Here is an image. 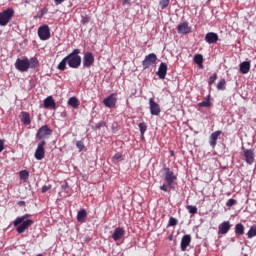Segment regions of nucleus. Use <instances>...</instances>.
<instances>
[{
    "label": "nucleus",
    "mask_w": 256,
    "mask_h": 256,
    "mask_svg": "<svg viewBox=\"0 0 256 256\" xmlns=\"http://www.w3.org/2000/svg\"><path fill=\"white\" fill-rule=\"evenodd\" d=\"M163 169H164L163 179H164L165 183H167V185H168V187H170V189L175 191V189L177 187V176L165 164L163 165Z\"/></svg>",
    "instance_id": "nucleus-1"
},
{
    "label": "nucleus",
    "mask_w": 256,
    "mask_h": 256,
    "mask_svg": "<svg viewBox=\"0 0 256 256\" xmlns=\"http://www.w3.org/2000/svg\"><path fill=\"white\" fill-rule=\"evenodd\" d=\"M79 53H81V50L74 49L70 54L66 56L68 66L71 69H79V67H81V56H79Z\"/></svg>",
    "instance_id": "nucleus-2"
},
{
    "label": "nucleus",
    "mask_w": 256,
    "mask_h": 256,
    "mask_svg": "<svg viewBox=\"0 0 256 256\" xmlns=\"http://www.w3.org/2000/svg\"><path fill=\"white\" fill-rule=\"evenodd\" d=\"M13 15H15V10H13V8H7L6 10L0 12V26L7 27L9 21L13 19Z\"/></svg>",
    "instance_id": "nucleus-3"
},
{
    "label": "nucleus",
    "mask_w": 256,
    "mask_h": 256,
    "mask_svg": "<svg viewBox=\"0 0 256 256\" xmlns=\"http://www.w3.org/2000/svg\"><path fill=\"white\" fill-rule=\"evenodd\" d=\"M52 133L53 130H51L48 125L41 126L36 133V139H38V141H45V139L51 137Z\"/></svg>",
    "instance_id": "nucleus-4"
},
{
    "label": "nucleus",
    "mask_w": 256,
    "mask_h": 256,
    "mask_svg": "<svg viewBox=\"0 0 256 256\" xmlns=\"http://www.w3.org/2000/svg\"><path fill=\"white\" fill-rule=\"evenodd\" d=\"M15 67L17 71H20L21 73H25V71H29V68L31 67V64L29 63V58L24 59H17L15 62Z\"/></svg>",
    "instance_id": "nucleus-5"
},
{
    "label": "nucleus",
    "mask_w": 256,
    "mask_h": 256,
    "mask_svg": "<svg viewBox=\"0 0 256 256\" xmlns=\"http://www.w3.org/2000/svg\"><path fill=\"white\" fill-rule=\"evenodd\" d=\"M47 145V142L45 140L40 141V143L37 145L36 151L34 153V157L37 161H41L45 159V146Z\"/></svg>",
    "instance_id": "nucleus-6"
},
{
    "label": "nucleus",
    "mask_w": 256,
    "mask_h": 256,
    "mask_svg": "<svg viewBox=\"0 0 256 256\" xmlns=\"http://www.w3.org/2000/svg\"><path fill=\"white\" fill-rule=\"evenodd\" d=\"M38 36L41 41H47V39H51V30L49 29V25L44 24L38 28Z\"/></svg>",
    "instance_id": "nucleus-7"
},
{
    "label": "nucleus",
    "mask_w": 256,
    "mask_h": 256,
    "mask_svg": "<svg viewBox=\"0 0 256 256\" xmlns=\"http://www.w3.org/2000/svg\"><path fill=\"white\" fill-rule=\"evenodd\" d=\"M157 62V55L155 53H150L145 56L144 60L142 61L143 69H149L151 65H155Z\"/></svg>",
    "instance_id": "nucleus-8"
},
{
    "label": "nucleus",
    "mask_w": 256,
    "mask_h": 256,
    "mask_svg": "<svg viewBox=\"0 0 256 256\" xmlns=\"http://www.w3.org/2000/svg\"><path fill=\"white\" fill-rule=\"evenodd\" d=\"M243 155L245 157V161L248 165H253L255 163V152L253 149H246L242 147Z\"/></svg>",
    "instance_id": "nucleus-9"
},
{
    "label": "nucleus",
    "mask_w": 256,
    "mask_h": 256,
    "mask_svg": "<svg viewBox=\"0 0 256 256\" xmlns=\"http://www.w3.org/2000/svg\"><path fill=\"white\" fill-rule=\"evenodd\" d=\"M33 223H35V221L32 219L23 220V222L20 223V225H18L16 228L17 233H19V235H21V233H25V231H27V229H29Z\"/></svg>",
    "instance_id": "nucleus-10"
},
{
    "label": "nucleus",
    "mask_w": 256,
    "mask_h": 256,
    "mask_svg": "<svg viewBox=\"0 0 256 256\" xmlns=\"http://www.w3.org/2000/svg\"><path fill=\"white\" fill-rule=\"evenodd\" d=\"M95 63V57L93 56V53L86 52L83 57V67H86V69H89Z\"/></svg>",
    "instance_id": "nucleus-11"
},
{
    "label": "nucleus",
    "mask_w": 256,
    "mask_h": 256,
    "mask_svg": "<svg viewBox=\"0 0 256 256\" xmlns=\"http://www.w3.org/2000/svg\"><path fill=\"white\" fill-rule=\"evenodd\" d=\"M149 105H150L151 115L159 116L161 113V106H159V104H157V102H155V99L150 98Z\"/></svg>",
    "instance_id": "nucleus-12"
},
{
    "label": "nucleus",
    "mask_w": 256,
    "mask_h": 256,
    "mask_svg": "<svg viewBox=\"0 0 256 256\" xmlns=\"http://www.w3.org/2000/svg\"><path fill=\"white\" fill-rule=\"evenodd\" d=\"M116 96H117V94H111L110 96L105 98L103 100L105 107H108V109H113V107H115V105H117V98H115Z\"/></svg>",
    "instance_id": "nucleus-13"
},
{
    "label": "nucleus",
    "mask_w": 256,
    "mask_h": 256,
    "mask_svg": "<svg viewBox=\"0 0 256 256\" xmlns=\"http://www.w3.org/2000/svg\"><path fill=\"white\" fill-rule=\"evenodd\" d=\"M205 41L209 45H213V43H217V41H219V35L215 32H208L205 35Z\"/></svg>",
    "instance_id": "nucleus-14"
},
{
    "label": "nucleus",
    "mask_w": 256,
    "mask_h": 256,
    "mask_svg": "<svg viewBox=\"0 0 256 256\" xmlns=\"http://www.w3.org/2000/svg\"><path fill=\"white\" fill-rule=\"evenodd\" d=\"M229 229H231V224L229 221L222 222L218 227L219 235H227L229 233Z\"/></svg>",
    "instance_id": "nucleus-15"
},
{
    "label": "nucleus",
    "mask_w": 256,
    "mask_h": 256,
    "mask_svg": "<svg viewBox=\"0 0 256 256\" xmlns=\"http://www.w3.org/2000/svg\"><path fill=\"white\" fill-rule=\"evenodd\" d=\"M177 31L181 35H187V34L191 33V27H189V23L183 22L178 25Z\"/></svg>",
    "instance_id": "nucleus-16"
},
{
    "label": "nucleus",
    "mask_w": 256,
    "mask_h": 256,
    "mask_svg": "<svg viewBox=\"0 0 256 256\" xmlns=\"http://www.w3.org/2000/svg\"><path fill=\"white\" fill-rule=\"evenodd\" d=\"M156 75H158L159 79H165V77L167 76V63H160Z\"/></svg>",
    "instance_id": "nucleus-17"
},
{
    "label": "nucleus",
    "mask_w": 256,
    "mask_h": 256,
    "mask_svg": "<svg viewBox=\"0 0 256 256\" xmlns=\"http://www.w3.org/2000/svg\"><path fill=\"white\" fill-rule=\"evenodd\" d=\"M191 245V235L186 234L181 239V251H187V248Z\"/></svg>",
    "instance_id": "nucleus-18"
},
{
    "label": "nucleus",
    "mask_w": 256,
    "mask_h": 256,
    "mask_svg": "<svg viewBox=\"0 0 256 256\" xmlns=\"http://www.w3.org/2000/svg\"><path fill=\"white\" fill-rule=\"evenodd\" d=\"M44 107L45 109H57V103H55L53 96H48L44 99Z\"/></svg>",
    "instance_id": "nucleus-19"
},
{
    "label": "nucleus",
    "mask_w": 256,
    "mask_h": 256,
    "mask_svg": "<svg viewBox=\"0 0 256 256\" xmlns=\"http://www.w3.org/2000/svg\"><path fill=\"white\" fill-rule=\"evenodd\" d=\"M239 71L242 73V75H247V73L251 71V62L244 61L240 63Z\"/></svg>",
    "instance_id": "nucleus-20"
},
{
    "label": "nucleus",
    "mask_w": 256,
    "mask_h": 256,
    "mask_svg": "<svg viewBox=\"0 0 256 256\" xmlns=\"http://www.w3.org/2000/svg\"><path fill=\"white\" fill-rule=\"evenodd\" d=\"M123 235H125V230L121 227H118L114 230V233L112 234V239L114 241H120Z\"/></svg>",
    "instance_id": "nucleus-21"
},
{
    "label": "nucleus",
    "mask_w": 256,
    "mask_h": 256,
    "mask_svg": "<svg viewBox=\"0 0 256 256\" xmlns=\"http://www.w3.org/2000/svg\"><path fill=\"white\" fill-rule=\"evenodd\" d=\"M221 133H223L221 130H217L210 135L209 143L212 147H215L217 145V140L219 139Z\"/></svg>",
    "instance_id": "nucleus-22"
},
{
    "label": "nucleus",
    "mask_w": 256,
    "mask_h": 256,
    "mask_svg": "<svg viewBox=\"0 0 256 256\" xmlns=\"http://www.w3.org/2000/svg\"><path fill=\"white\" fill-rule=\"evenodd\" d=\"M21 121L24 125H31V116L28 112H21Z\"/></svg>",
    "instance_id": "nucleus-23"
},
{
    "label": "nucleus",
    "mask_w": 256,
    "mask_h": 256,
    "mask_svg": "<svg viewBox=\"0 0 256 256\" xmlns=\"http://www.w3.org/2000/svg\"><path fill=\"white\" fill-rule=\"evenodd\" d=\"M85 219H87V210L81 209L80 211H78L77 221H79L80 223H83Z\"/></svg>",
    "instance_id": "nucleus-24"
},
{
    "label": "nucleus",
    "mask_w": 256,
    "mask_h": 256,
    "mask_svg": "<svg viewBox=\"0 0 256 256\" xmlns=\"http://www.w3.org/2000/svg\"><path fill=\"white\" fill-rule=\"evenodd\" d=\"M245 233V226H243V224L238 223L235 225V235L237 236H241L244 235Z\"/></svg>",
    "instance_id": "nucleus-25"
},
{
    "label": "nucleus",
    "mask_w": 256,
    "mask_h": 256,
    "mask_svg": "<svg viewBox=\"0 0 256 256\" xmlns=\"http://www.w3.org/2000/svg\"><path fill=\"white\" fill-rule=\"evenodd\" d=\"M28 217H31V214H25L23 216L17 217L13 222L14 227L21 225V223L25 221V219H27Z\"/></svg>",
    "instance_id": "nucleus-26"
},
{
    "label": "nucleus",
    "mask_w": 256,
    "mask_h": 256,
    "mask_svg": "<svg viewBox=\"0 0 256 256\" xmlns=\"http://www.w3.org/2000/svg\"><path fill=\"white\" fill-rule=\"evenodd\" d=\"M68 105L73 109H77L79 107V100H77V97H71L68 100Z\"/></svg>",
    "instance_id": "nucleus-27"
},
{
    "label": "nucleus",
    "mask_w": 256,
    "mask_h": 256,
    "mask_svg": "<svg viewBox=\"0 0 256 256\" xmlns=\"http://www.w3.org/2000/svg\"><path fill=\"white\" fill-rule=\"evenodd\" d=\"M211 95H208L202 102L198 103V107H211Z\"/></svg>",
    "instance_id": "nucleus-28"
},
{
    "label": "nucleus",
    "mask_w": 256,
    "mask_h": 256,
    "mask_svg": "<svg viewBox=\"0 0 256 256\" xmlns=\"http://www.w3.org/2000/svg\"><path fill=\"white\" fill-rule=\"evenodd\" d=\"M68 60L67 57H64L62 61L58 64L57 69L59 71H65L67 69Z\"/></svg>",
    "instance_id": "nucleus-29"
},
{
    "label": "nucleus",
    "mask_w": 256,
    "mask_h": 256,
    "mask_svg": "<svg viewBox=\"0 0 256 256\" xmlns=\"http://www.w3.org/2000/svg\"><path fill=\"white\" fill-rule=\"evenodd\" d=\"M194 63H196V65H199V67H203V55L196 54L194 56Z\"/></svg>",
    "instance_id": "nucleus-30"
},
{
    "label": "nucleus",
    "mask_w": 256,
    "mask_h": 256,
    "mask_svg": "<svg viewBox=\"0 0 256 256\" xmlns=\"http://www.w3.org/2000/svg\"><path fill=\"white\" fill-rule=\"evenodd\" d=\"M227 81H225V78H222L218 84H217V89L218 91H225V85H226Z\"/></svg>",
    "instance_id": "nucleus-31"
},
{
    "label": "nucleus",
    "mask_w": 256,
    "mask_h": 256,
    "mask_svg": "<svg viewBox=\"0 0 256 256\" xmlns=\"http://www.w3.org/2000/svg\"><path fill=\"white\" fill-rule=\"evenodd\" d=\"M31 69H35L36 67H39V60L37 58L33 57L29 61Z\"/></svg>",
    "instance_id": "nucleus-32"
},
{
    "label": "nucleus",
    "mask_w": 256,
    "mask_h": 256,
    "mask_svg": "<svg viewBox=\"0 0 256 256\" xmlns=\"http://www.w3.org/2000/svg\"><path fill=\"white\" fill-rule=\"evenodd\" d=\"M141 136L143 137L145 135V131H147V124H145L144 122H140L138 124Z\"/></svg>",
    "instance_id": "nucleus-33"
},
{
    "label": "nucleus",
    "mask_w": 256,
    "mask_h": 256,
    "mask_svg": "<svg viewBox=\"0 0 256 256\" xmlns=\"http://www.w3.org/2000/svg\"><path fill=\"white\" fill-rule=\"evenodd\" d=\"M248 239H253V237H256V227H251L249 231L247 232Z\"/></svg>",
    "instance_id": "nucleus-34"
},
{
    "label": "nucleus",
    "mask_w": 256,
    "mask_h": 256,
    "mask_svg": "<svg viewBox=\"0 0 256 256\" xmlns=\"http://www.w3.org/2000/svg\"><path fill=\"white\" fill-rule=\"evenodd\" d=\"M20 179L22 181H27V179H29V171L27 170L20 171Z\"/></svg>",
    "instance_id": "nucleus-35"
},
{
    "label": "nucleus",
    "mask_w": 256,
    "mask_h": 256,
    "mask_svg": "<svg viewBox=\"0 0 256 256\" xmlns=\"http://www.w3.org/2000/svg\"><path fill=\"white\" fill-rule=\"evenodd\" d=\"M112 161L114 163H119V161H123V155L121 153H116L113 158Z\"/></svg>",
    "instance_id": "nucleus-36"
},
{
    "label": "nucleus",
    "mask_w": 256,
    "mask_h": 256,
    "mask_svg": "<svg viewBox=\"0 0 256 256\" xmlns=\"http://www.w3.org/2000/svg\"><path fill=\"white\" fill-rule=\"evenodd\" d=\"M187 209H188V213H190V215H197V206L188 205Z\"/></svg>",
    "instance_id": "nucleus-37"
},
{
    "label": "nucleus",
    "mask_w": 256,
    "mask_h": 256,
    "mask_svg": "<svg viewBox=\"0 0 256 256\" xmlns=\"http://www.w3.org/2000/svg\"><path fill=\"white\" fill-rule=\"evenodd\" d=\"M159 5L161 9H167L169 7V0H160Z\"/></svg>",
    "instance_id": "nucleus-38"
},
{
    "label": "nucleus",
    "mask_w": 256,
    "mask_h": 256,
    "mask_svg": "<svg viewBox=\"0 0 256 256\" xmlns=\"http://www.w3.org/2000/svg\"><path fill=\"white\" fill-rule=\"evenodd\" d=\"M178 221L175 217H170L168 225L169 227H175L177 225Z\"/></svg>",
    "instance_id": "nucleus-39"
},
{
    "label": "nucleus",
    "mask_w": 256,
    "mask_h": 256,
    "mask_svg": "<svg viewBox=\"0 0 256 256\" xmlns=\"http://www.w3.org/2000/svg\"><path fill=\"white\" fill-rule=\"evenodd\" d=\"M233 205H237V200L231 198L226 202V207H233Z\"/></svg>",
    "instance_id": "nucleus-40"
},
{
    "label": "nucleus",
    "mask_w": 256,
    "mask_h": 256,
    "mask_svg": "<svg viewBox=\"0 0 256 256\" xmlns=\"http://www.w3.org/2000/svg\"><path fill=\"white\" fill-rule=\"evenodd\" d=\"M215 81H217V74H213L212 76H210L209 78V85H213V83H215Z\"/></svg>",
    "instance_id": "nucleus-41"
},
{
    "label": "nucleus",
    "mask_w": 256,
    "mask_h": 256,
    "mask_svg": "<svg viewBox=\"0 0 256 256\" xmlns=\"http://www.w3.org/2000/svg\"><path fill=\"white\" fill-rule=\"evenodd\" d=\"M76 147L79 149V151H81L82 149H85V144H83V141H77Z\"/></svg>",
    "instance_id": "nucleus-42"
},
{
    "label": "nucleus",
    "mask_w": 256,
    "mask_h": 256,
    "mask_svg": "<svg viewBox=\"0 0 256 256\" xmlns=\"http://www.w3.org/2000/svg\"><path fill=\"white\" fill-rule=\"evenodd\" d=\"M82 25H87L89 23V16H81Z\"/></svg>",
    "instance_id": "nucleus-43"
},
{
    "label": "nucleus",
    "mask_w": 256,
    "mask_h": 256,
    "mask_svg": "<svg viewBox=\"0 0 256 256\" xmlns=\"http://www.w3.org/2000/svg\"><path fill=\"white\" fill-rule=\"evenodd\" d=\"M106 123L101 121L94 126V129H101V127H105Z\"/></svg>",
    "instance_id": "nucleus-44"
},
{
    "label": "nucleus",
    "mask_w": 256,
    "mask_h": 256,
    "mask_svg": "<svg viewBox=\"0 0 256 256\" xmlns=\"http://www.w3.org/2000/svg\"><path fill=\"white\" fill-rule=\"evenodd\" d=\"M160 191H164L165 193H167L169 191V187L166 184H163L162 186H160Z\"/></svg>",
    "instance_id": "nucleus-45"
},
{
    "label": "nucleus",
    "mask_w": 256,
    "mask_h": 256,
    "mask_svg": "<svg viewBox=\"0 0 256 256\" xmlns=\"http://www.w3.org/2000/svg\"><path fill=\"white\" fill-rule=\"evenodd\" d=\"M62 191H67L69 189V184L65 182L64 184L61 185Z\"/></svg>",
    "instance_id": "nucleus-46"
},
{
    "label": "nucleus",
    "mask_w": 256,
    "mask_h": 256,
    "mask_svg": "<svg viewBox=\"0 0 256 256\" xmlns=\"http://www.w3.org/2000/svg\"><path fill=\"white\" fill-rule=\"evenodd\" d=\"M5 149V141L0 139V153Z\"/></svg>",
    "instance_id": "nucleus-47"
},
{
    "label": "nucleus",
    "mask_w": 256,
    "mask_h": 256,
    "mask_svg": "<svg viewBox=\"0 0 256 256\" xmlns=\"http://www.w3.org/2000/svg\"><path fill=\"white\" fill-rule=\"evenodd\" d=\"M50 189H51V185L43 186L42 187V193H47V191H49Z\"/></svg>",
    "instance_id": "nucleus-48"
},
{
    "label": "nucleus",
    "mask_w": 256,
    "mask_h": 256,
    "mask_svg": "<svg viewBox=\"0 0 256 256\" xmlns=\"http://www.w3.org/2000/svg\"><path fill=\"white\" fill-rule=\"evenodd\" d=\"M122 5H131V0H120Z\"/></svg>",
    "instance_id": "nucleus-49"
},
{
    "label": "nucleus",
    "mask_w": 256,
    "mask_h": 256,
    "mask_svg": "<svg viewBox=\"0 0 256 256\" xmlns=\"http://www.w3.org/2000/svg\"><path fill=\"white\" fill-rule=\"evenodd\" d=\"M43 15H47V8H43V9L40 11V16L43 17Z\"/></svg>",
    "instance_id": "nucleus-50"
},
{
    "label": "nucleus",
    "mask_w": 256,
    "mask_h": 256,
    "mask_svg": "<svg viewBox=\"0 0 256 256\" xmlns=\"http://www.w3.org/2000/svg\"><path fill=\"white\" fill-rule=\"evenodd\" d=\"M65 0H54L55 5H61Z\"/></svg>",
    "instance_id": "nucleus-51"
},
{
    "label": "nucleus",
    "mask_w": 256,
    "mask_h": 256,
    "mask_svg": "<svg viewBox=\"0 0 256 256\" xmlns=\"http://www.w3.org/2000/svg\"><path fill=\"white\" fill-rule=\"evenodd\" d=\"M18 205H20V207H25V201H19Z\"/></svg>",
    "instance_id": "nucleus-52"
},
{
    "label": "nucleus",
    "mask_w": 256,
    "mask_h": 256,
    "mask_svg": "<svg viewBox=\"0 0 256 256\" xmlns=\"http://www.w3.org/2000/svg\"><path fill=\"white\" fill-rule=\"evenodd\" d=\"M37 256H43V254H38Z\"/></svg>",
    "instance_id": "nucleus-53"
},
{
    "label": "nucleus",
    "mask_w": 256,
    "mask_h": 256,
    "mask_svg": "<svg viewBox=\"0 0 256 256\" xmlns=\"http://www.w3.org/2000/svg\"><path fill=\"white\" fill-rule=\"evenodd\" d=\"M244 256H248L247 254H245Z\"/></svg>",
    "instance_id": "nucleus-54"
}]
</instances>
